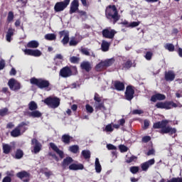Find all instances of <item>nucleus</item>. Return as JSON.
I'll return each instance as SVG.
<instances>
[{"label": "nucleus", "mask_w": 182, "mask_h": 182, "mask_svg": "<svg viewBox=\"0 0 182 182\" xmlns=\"http://www.w3.org/2000/svg\"><path fill=\"white\" fill-rule=\"evenodd\" d=\"M167 124H168V120H162L161 122L154 123L153 125V128L161 129L159 132L162 134H167L168 133L171 135L176 134V133H177V129H176V128H172L168 126L167 127Z\"/></svg>", "instance_id": "1"}, {"label": "nucleus", "mask_w": 182, "mask_h": 182, "mask_svg": "<svg viewBox=\"0 0 182 182\" xmlns=\"http://www.w3.org/2000/svg\"><path fill=\"white\" fill-rule=\"evenodd\" d=\"M105 16L107 19H109V21H112V19L114 21V23H116V22L120 19L119 12L114 5H109L107 7L105 10Z\"/></svg>", "instance_id": "2"}, {"label": "nucleus", "mask_w": 182, "mask_h": 182, "mask_svg": "<svg viewBox=\"0 0 182 182\" xmlns=\"http://www.w3.org/2000/svg\"><path fill=\"white\" fill-rule=\"evenodd\" d=\"M30 82L31 85H36L39 89H48L50 85L48 80L42 78L38 79L33 77L30 80Z\"/></svg>", "instance_id": "3"}, {"label": "nucleus", "mask_w": 182, "mask_h": 182, "mask_svg": "<svg viewBox=\"0 0 182 182\" xmlns=\"http://www.w3.org/2000/svg\"><path fill=\"white\" fill-rule=\"evenodd\" d=\"M44 103L51 109H56L60 105V100L57 97H49L44 100Z\"/></svg>", "instance_id": "4"}, {"label": "nucleus", "mask_w": 182, "mask_h": 182, "mask_svg": "<svg viewBox=\"0 0 182 182\" xmlns=\"http://www.w3.org/2000/svg\"><path fill=\"white\" fill-rule=\"evenodd\" d=\"M157 109H165L166 110H170L173 107H177V104L173 102H159L156 104Z\"/></svg>", "instance_id": "5"}, {"label": "nucleus", "mask_w": 182, "mask_h": 182, "mask_svg": "<svg viewBox=\"0 0 182 182\" xmlns=\"http://www.w3.org/2000/svg\"><path fill=\"white\" fill-rule=\"evenodd\" d=\"M69 4H70V0H64L63 1L57 2L54 6V11L55 12H62L65 8H68Z\"/></svg>", "instance_id": "6"}, {"label": "nucleus", "mask_w": 182, "mask_h": 182, "mask_svg": "<svg viewBox=\"0 0 182 182\" xmlns=\"http://www.w3.org/2000/svg\"><path fill=\"white\" fill-rule=\"evenodd\" d=\"M26 124L25 122H21L18 126L11 132V134L13 137H18V136H21V132L23 133L26 128H25Z\"/></svg>", "instance_id": "7"}, {"label": "nucleus", "mask_w": 182, "mask_h": 182, "mask_svg": "<svg viewBox=\"0 0 182 182\" xmlns=\"http://www.w3.org/2000/svg\"><path fill=\"white\" fill-rule=\"evenodd\" d=\"M9 87L14 92H18L21 89V83L14 78H11L8 82Z\"/></svg>", "instance_id": "8"}, {"label": "nucleus", "mask_w": 182, "mask_h": 182, "mask_svg": "<svg viewBox=\"0 0 182 182\" xmlns=\"http://www.w3.org/2000/svg\"><path fill=\"white\" fill-rule=\"evenodd\" d=\"M117 32L110 28H105L102 31V36L107 39H113Z\"/></svg>", "instance_id": "9"}, {"label": "nucleus", "mask_w": 182, "mask_h": 182, "mask_svg": "<svg viewBox=\"0 0 182 182\" xmlns=\"http://www.w3.org/2000/svg\"><path fill=\"white\" fill-rule=\"evenodd\" d=\"M155 163L156 161L154 160V159H150L146 162L142 163L141 164V168L142 171H147V170H149V168L151 167V166H153V164H154Z\"/></svg>", "instance_id": "10"}, {"label": "nucleus", "mask_w": 182, "mask_h": 182, "mask_svg": "<svg viewBox=\"0 0 182 182\" xmlns=\"http://www.w3.org/2000/svg\"><path fill=\"white\" fill-rule=\"evenodd\" d=\"M31 144L33 146V153L35 154H37V153H39L41 151V149H42V145L39 141L36 140V139H33L31 141Z\"/></svg>", "instance_id": "11"}, {"label": "nucleus", "mask_w": 182, "mask_h": 182, "mask_svg": "<svg viewBox=\"0 0 182 182\" xmlns=\"http://www.w3.org/2000/svg\"><path fill=\"white\" fill-rule=\"evenodd\" d=\"M60 76L61 77H70V76H72V70L69 67L63 68L60 71Z\"/></svg>", "instance_id": "12"}, {"label": "nucleus", "mask_w": 182, "mask_h": 182, "mask_svg": "<svg viewBox=\"0 0 182 182\" xmlns=\"http://www.w3.org/2000/svg\"><path fill=\"white\" fill-rule=\"evenodd\" d=\"M134 90L131 87L128 86L125 92V97L127 100H132L134 97Z\"/></svg>", "instance_id": "13"}, {"label": "nucleus", "mask_w": 182, "mask_h": 182, "mask_svg": "<svg viewBox=\"0 0 182 182\" xmlns=\"http://www.w3.org/2000/svg\"><path fill=\"white\" fill-rule=\"evenodd\" d=\"M16 176L18 178H21V180H23V182L29 181V177H30L29 173H28L25 171H22L21 172L17 173ZM23 178H26V180H23Z\"/></svg>", "instance_id": "14"}, {"label": "nucleus", "mask_w": 182, "mask_h": 182, "mask_svg": "<svg viewBox=\"0 0 182 182\" xmlns=\"http://www.w3.org/2000/svg\"><path fill=\"white\" fill-rule=\"evenodd\" d=\"M25 55H30L31 56L38 57L42 55V53L39 50H31V49H26L24 50Z\"/></svg>", "instance_id": "15"}, {"label": "nucleus", "mask_w": 182, "mask_h": 182, "mask_svg": "<svg viewBox=\"0 0 182 182\" xmlns=\"http://www.w3.org/2000/svg\"><path fill=\"white\" fill-rule=\"evenodd\" d=\"M59 34L60 35V38H62V36H64L61 41L63 45L68 44L69 42V31H60Z\"/></svg>", "instance_id": "16"}, {"label": "nucleus", "mask_w": 182, "mask_h": 182, "mask_svg": "<svg viewBox=\"0 0 182 182\" xmlns=\"http://www.w3.org/2000/svg\"><path fill=\"white\" fill-rule=\"evenodd\" d=\"M79 10V0H73L70 5V14H75Z\"/></svg>", "instance_id": "17"}, {"label": "nucleus", "mask_w": 182, "mask_h": 182, "mask_svg": "<svg viewBox=\"0 0 182 182\" xmlns=\"http://www.w3.org/2000/svg\"><path fill=\"white\" fill-rule=\"evenodd\" d=\"M174 79H176V74H174V72L170 70L165 73V80H167V82H173Z\"/></svg>", "instance_id": "18"}, {"label": "nucleus", "mask_w": 182, "mask_h": 182, "mask_svg": "<svg viewBox=\"0 0 182 182\" xmlns=\"http://www.w3.org/2000/svg\"><path fill=\"white\" fill-rule=\"evenodd\" d=\"M50 147L52 149V150H53V151H55V153H57V154H58L61 159H63V151L59 149L56 144L54 143H50Z\"/></svg>", "instance_id": "19"}, {"label": "nucleus", "mask_w": 182, "mask_h": 182, "mask_svg": "<svg viewBox=\"0 0 182 182\" xmlns=\"http://www.w3.org/2000/svg\"><path fill=\"white\" fill-rule=\"evenodd\" d=\"M166 95L163 94H155L151 97V102H156V100H165Z\"/></svg>", "instance_id": "20"}, {"label": "nucleus", "mask_w": 182, "mask_h": 182, "mask_svg": "<svg viewBox=\"0 0 182 182\" xmlns=\"http://www.w3.org/2000/svg\"><path fill=\"white\" fill-rule=\"evenodd\" d=\"M82 41V36H76V38L73 37L70 41V46H76L79 42Z\"/></svg>", "instance_id": "21"}, {"label": "nucleus", "mask_w": 182, "mask_h": 182, "mask_svg": "<svg viewBox=\"0 0 182 182\" xmlns=\"http://www.w3.org/2000/svg\"><path fill=\"white\" fill-rule=\"evenodd\" d=\"M25 114L26 116H29L30 117H41L42 116V113L38 110L27 112Z\"/></svg>", "instance_id": "22"}, {"label": "nucleus", "mask_w": 182, "mask_h": 182, "mask_svg": "<svg viewBox=\"0 0 182 182\" xmlns=\"http://www.w3.org/2000/svg\"><path fill=\"white\" fill-rule=\"evenodd\" d=\"M15 33V29L12 28H9L6 36V39L7 42H11L12 41V36H14V33Z\"/></svg>", "instance_id": "23"}, {"label": "nucleus", "mask_w": 182, "mask_h": 182, "mask_svg": "<svg viewBox=\"0 0 182 182\" xmlns=\"http://www.w3.org/2000/svg\"><path fill=\"white\" fill-rule=\"evenodd\" d=\"M81 68L84 70H86V72H90L92 69V67L90 66V63L89 61H84L80 65Z\"/></svg>", "instance_id": "24"}, {"label": "nucleus", "mask_w": 182, "mask_h": 182, "mask_svg": "<svg viewBox=\"0 0 182 182\" xmlns=\"http://www.w3.org/2000/svg\"><path fill=\"white\" fill-rule=\"evenodd\" d=\"M71 163H73V159L70 157H67L63 159V161L62 163V166L63 167V168H66V167L70 165Z\"/></svg>", "instance_id": "25"}, {"label": "nucleus", "mask_w": 182, "mask_h": 182, "mask_svg": "<svg viewBox=\"0 0 182 182\" xmlns=\"http://www.w3.org/2000/svg\"><path fill=\"white\" fill-rule=\"evenodd\" d=\"M84 166L83 164H73L69 166V169L70 170H83Z\"/></svg>", "instance_id": "26"}, {"label": "nucleus", "mask_w": 182, "mask_h": 182, "mask_svg": "<svg viewBox=\"0 0 182 182\" xmlns=\"http://www.w3.org/2000/svg\"><path fill=\"white\" fill-rule=\"evenodd\" d=\"M109 48H110V43L106 41H102L101 44V50L102 52H107L109 50Z\"/></svg>", "instance_id": "27"}, {"label": "nucleus", "mask_w": 182, "mask_h": 182, "mask_svg": "<svg viewBox=\"0 0 182 182\" xmlns=\"http://www.w3.org/2000/svg\"><path fill=\"white\" fill-rule=\"evenodd\" d=\"M114 86L116 90H124V84L119 81H115L114 83Z\"/></svg>", "instance_id": "28"}, {"label": "nucleus", "mask_w": 182, "mask_h": 182, "mask_svg": "<svg viewBox=\"0 0 182 182\" xmlns=\"http://www.w3.org/2000/svg\"><path fill=\"white\" fill-rule=\"evenodd\" d=\"M12 150V146L8 144H3V152L4 154H9Z\"/></svg>", "instance_id": "29"}, {"label": "nucleus", "mask_w": 182, "mask_h": 182, "mask_svg": "<svg viewBox=\"0 0 182 182\" xmlns=\"http://www.w3.org/2000/svg\"><path fill=\"white\" fill-rule=\"evenodd\" d=\"M39 46V42L36 41H31L27 43V48H36Z\"/></svg>", "instance_id": "30"}, {"label": "nucleus", "mask_w": 182, "mask_h": 182, "mask_svg": "<svg viewBox=\"0 0 182 182\" xmlns=\"http://www.w3.org/2000/svg\"><path fill=\"white\" fill-rule=\"evenodd\" d=\"M95 167L96 173H101L102 165H100V161H99V159L97 158H96V159H95Z\"/></svg>", "instance_id": "31"}, {"label": "nucleus", "mask_w": 182, "mask_h": 182, "mask_svg": "<svg viewBox=\"0 0 182 182\" xmlns=\"http://www.w3.org/2000/svg\"><path fill=\"white\" fill-rule=\"evenodd\" d=\"M106 65L105 64V61H101L99 64H97L95 67V69L97 72H100L103 70V69H106Z\"/></svg>", "instance_id": "32"}, {"label": "nucleus", "mask_w": 182, "mask_h": 182, "mask_svg": "<svg viewBox=\"0 0 182 182\" xmlns=\"http://www.w3.org/2000/svg\"><path fill=\"white\" fill-rule=\"evenodd\" d=\"M68 150L71 153H74V154H76V153H77L79 151V146H77V145L70 146H69Z\"/></svg>", "instance_id": "33"}, {"label": "nucleus", "mask_w": 182, "mask_h": 182, "mask_svg": "<svg viewBox=\"0 0 182 182\" xmlns=\"http://www.w3.org/2000/svg\"><path fill=\"white\" fill-rule=\"evenodd\" d=\"M45 39L46 41H55L56 40V34L54 33H48L45 36Z\"/></svg>", "instance_id": "34"}, {"label": "nucleus", "mask_w": 182, "mask_h": 182, "mask_svg": "<svg viewBox=\"0 0 182 182\" xmlns=\"http://www.w3.org/2000/svg\"><path fill=\"white\" fill-rule=\"evenodd\" d=\"M62 141L64 142L65 144H69V143H70V136L68 134L63 135Z\"/></svg>", "instance_id": "35"}, {"label": "nucleus", "mask_w": 182, "mask_h": 182, "mask_svg": "<svg viewBox=\"0 0 182 182\" xmlns=\"http://www.w3.org/2000/svg\"><path fill=\"white\" fill-rule=\"evenodd\" d=\"M106 68H109V66H112L114 63V58H110L105 60L104 61Z\"/></svg>", "instance_id": "36"}, {"label": "nucleus", "mask_w": 182, "mask_h": 182, "mask_svg": "<svg viewBox=\"0 0 182 182\" xmlns=\"http://www.w3.org/2000/svg\"><path fill=\"white\" fill-rule=\"evenodd\" d=\"M29 110H36L38 109V105L36 104L35 102L32 101L28 104Z\"/></svg>", "instance_id": "37"}, {"label": "nucleus", "mask_w": 182, "mask_h": 182, "mask_svg": "<svg viewBox=\"0 0 182 182\" xmlns=\"http://www.w3.org/2000/svg\"><path fill=\"white\" fill-rule=\"evenodd\" d=\"M81 154L84 157V159H90V151L89 150H83Z\"/></svg>", "instance_id": "38"}, {"label": "nucleus", "mask_w": 182, "mask_h": 182, "mask_svg": "<svg viewBox=\"0 0 182 182\" xmlns=\"http://www.w3.org/2000/svg\"><path fill=\"white\" fill-rule=\"evenodd\" d=\"M165 49L168 50L169 52H174V45L171 43H166L164 46Z\"/></svg>", "instance_id": "39"}, {"label": "nucleus", "mask_w": 182, "mask_h": 182, "mask_svg": "<svg viewBox=\"0 0 182 182\" xmlns=\"http://www.w3.org/2000/svg\"><path fill=\"white\" fill-rule=\"evenodd\" d=\"M15 157L17 159H22V157H23V151H22V150H21V149H18L16 151Z\"/></svg>", "instance_id": "40"}, {"label": "nucleus", "mask_w": 182, "mask_h": 182, "mask_svg": "<svg viewBox=\"0 0 182 182\" xmlns=\"http://www.w3.org/2000/svg\"><path fill=\"white\" fill-rule=\"evenodd\" d=\"M140 25V21H133L132 23H129L128 26H127V28H136V26H139Z\"/></svg>", "instance_id": "41"}, {"label": "nucleus", "mask_w": 182, "mask_h": 182, "mask_svg": "<svg viewBox=\"0 0 182 182\" xmlns=\"http://www.w3.org/2000/svg\"><path fill=\"white\" fill-rule=\"evenodd\" d=\"M90 50L86 48H81V53L83 55H85L86 56H90Z\"/></svg>", "instance_id": "42"}, {"label": "nucleus", "mask_w": 182, "mask_h": 182, "mask_svg": "<svg viewBox=\"0 0 182 182\" xmlns=\"http://www.w3.org/2000/svg\"><path fill=\"white\" fill-rule=\"evenodd\" d=\"M14 12L9 11L7 16V22H12L14 21Z\"/></svg>", "instance_id": "43"}, {"label": "nucleus", "mask_w": 182, "mask_h": 182, "mask_svg": "<svg viewBox=\"0 0 182 182\" xmlns=\"http://www.w3.org/2000/svg\"><path fill=\"white\" fill-rule=\"evenodd\" d=\"M96 109H99L100 110H106V107H105L103 103L100 102H97L96 104Z\"/></svg>", "instance_id": "44"}, {"label": "nucleus", "mask_w": 182, "mask_h": 182, "mask_svg": "<svg viewBox=\"0 0 182 182\" xmlns=\"http://www.w3.org/2000/svg\"><path fill=\"white\" fill-rule=\"evenodd\" d=\"M139 166H132L130 168V171L131 173H132V174H136V173H139Z\"/></svg>", "instance_id": "45"}, {"label": "nucleus", "mask_w": 182, "mask_h": 182, "mask_svg": "<svg viewBox=\"0 0 182 182\" xmlns=\"http://www.w3.org/2000/svg\"><path fill=\"white\" fill-rule=\"evenodd\" d=\"M54 60L56 62L57 60H60V63H62L63 60V56L62 54H57L54 58Z\"/></svg>", "instance_id": "46"}, {"label": "nucleus", "mask_w": 182, "mask_h": 182, "mask_svg": "<svg viewBox=\"0 0 182 182\" xmlns=\"http://www.w3.org/2000/svg\"><path fill=\"white\" fill-rule=\"evenodd\" d=\"M144 57L146 59V60H151V58H153V53L148 51L146 52Z\"/></svg>", "instance_id": "47"}, {"label": "nucleus", "mask_w": 182, "mask_h": 182, "mask_svg": "<svg viewBox=\"0 0 182 182\" xmlns=\"http://www.w3.org/2000/svg\"><path fill=\"white\" fill-rule=\"evenodd\" d=\"M132 65H133V63L131 60H127L124 65V68H126L127 69H129V68H132Z\"/></svg>", "instance_id": "48"}, {"label": "nucleus", "mask_w": 182, "mask_h": 182, "mask_svg": "<svg viewBox=\"0 0 182 182\" xmlns=\"http://www.w3.org/2000/svg\"><path fill=\"white\" fill-rule=\"evenodd\" d=\"M136 159H137V157L132 156L127 158L126 161H127V163H132V161H134Z\"/></svg>", "instance_id": "49"}, {"label": "nucleus", "mask_w": 182, "mask_h": 182, "mask_svg": "<svg viewBox=\"0 0 182 182\" xmlns=\"http://www.w3.org/2000/svg\"><path fill=\"white\" fill-rule=\"evenodd\" d=\"M70 62H71V63H77V62H79V58L73 56L70 58Z\"/></svg>", "instance_id": "50"}, {"label": "nucleus", "mask_w": 182, "mask_h": 182, "mask_svg": "<svg viewBox=\"0 0 182 182\" xmlns=\"http://www.w3.org/2000/svg\"><path fill=\"white\" fill-rule=\"evenodd\" d=\"M8 114V109L6 108L0 109V116H6Z\"/></svg>", "instance_id": "51"}, {"label": "nucleus", "mask_w": 182, "mask_h": 182, "mask_svg": "<svg viewBox=\"0 0 182 182\" xmlns=\"http://www.w3.org/2000/svg\"><path fill=\"white\" fill-rule=\"evenodd\" d=\"M85 109L87 112V113H93V107L90 106V105H87L85 106Z\"/></svg>", "instance_id": "52"}, {"label": "nucleus", "mask_w": 182, "mask_h": 182, "mask_svg": "<svg viewBox=\"0 0 182 182\" xmlns=\"http://www.w3.org/2000/svg\"><path fill=\"white\" fill-rule=\"evenodd\" d=\"M167 182H182L181 178H173L169 181H167Z\"/></svg>", "instance_id": "53"}, {"label": "nucleus", "mask_w": 182, "mask_h": 182, "mask_svg": "<svg viewBox=\"0 0 182 182\" xmlns=\"http://www.w3.org/2000/svg\"><path fill=\"white\" fill-rule=\"evenodd\" d=\"M119 149L122 151V153H124V152L127 151V150H129L127 146H126L124 145H120L119 146Z\"/></svg>", "instance_id": "54"}, {"label": "nucleus", "mask_w": 182, "mask_h": 182, "mask_svg": "<svg viewBox=\"0 0 182 182\" xmlns=\"http://www.w3.org/2000/svg\"><path fill=\"white\" fill-rule=\"evenodd\" d=\"M105 130L107 132H113V127L112 124H108L105 127Z\"/></svg>", "instance_id": "55"}, {"label": "nucleus", "mask_w": 182, "mask_h": 182, "mask_svg": "<svg viewBox=\"0 0 182 182\" xmlns=\"http://www.w3.org/2000/svg\"><path fill=\"white\" fill-rule=\"evenodd\" d=\"M107 149H108V150H116V146H114L113 144H107Z\"/></svg>", "instance_id": "56"}, {"label": "nucleus", "mask_w": 182, "mask_h": 182, "mask_svg": "<svg viewBox=\"0 0 182 182\" xmlns=\"http://www.w3.org/2000/svg\"><path fill=\"white\" fill-rule=\"evenodd\" d=\"M150 140H151V138L149 136H144L142 138V141H144V143H147V142L150 141Z\"/></svg>", "instance_id": "57"}, {"label": "nucleus", "mask_w": 182, "mask_h": 182, "mask_svg": "<svg viewBox=\"0 0 182 182\" xmlns=\"http://www.w3.org/2000/svg\"><path fill=\"white\" fill-rule=\"evenodd\" d=\"M95 102H97V103H100V102H102V99L100 97H99V95L95 94V97H94Z\"/></svg>", "instance_id": "58"}, {"label": "nucleus", "mask_w": 182, "mask_h": 182, "mask_svg": "<svg viewBox=\"0 0 182 182\" xmlns=\"http://www.w3.org/2000/svg\"><path fill=\"white\" fill-rule=\"evenodd\" d=\"M5 68V61L4 60H0V70H2Z\"/></svg>", "instance_id": "59"}, {"label": "nucleus", "mask_w": 182, "mask_h": 182, "mask_svg": "<svg viewBox=\"0 0 182 182\" xmlns=\"http://www.w3.org/2000/svg\"><path fill=\"white\" fill-rule=\"evenodd\" d=\"M132 113L133 114H141V113H143V111H141V109H134Z\"/></svg>", "instance_id": "60"}, {"label": "nucleus", "mask_w": 182, "mask_h": 182, "mask_svg": "<svg viewBox=\"0 0 182 182\" xmlns=\"http://www.w3.org/2000/svg\"><path fill=\"white\" fill-rule=\"evenodd\" d=\"M12 181V179L11 178V177L9 176H6L2 182H11Z\"/></svg>", "instance_id": "61"}, {"label": "nucleus", "mask_w": 182, "mask_h": 182, "mask_svg": "<svg viewBox=\"0 0 182 182\" xmlns=\"http://www.w3.org/2000/svg\"><path fill=\"white\" fill-rule=\"evenodd\" d=\"M119 123V126H124V123H126V120L124 119H121L118 121Z\"/></svg>", "instance_id": "62"}, {"label": "nucleus", "mask_w": 182, "mask_h": 182, "mask_svg": "<svg viewBox=\"0 0 182 182\" xmlns=\"http://www.w3.org/2000/svg\"><path fill=\"white\" fill-rule=\"evenodd\" d=\"M11 76H15L16 75V70L15 68H12L10 71Z\"/></svg>", "instance_id": "63"}, {"label": "nucleus", "mask_w": 182, "mask_h": 182, "mask_svg": "<svg viewBox=\"0 0 182 182\" xmlns=\"http://www.w3.org/2000/svg\"><path fill=\"white\" fill-rule=\"evenodd\" d=\"M146 154L147 156H152L153 154H154V149H150Z\"/></svg>", "instance_id": "64"}]
</instances>
